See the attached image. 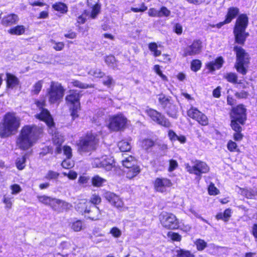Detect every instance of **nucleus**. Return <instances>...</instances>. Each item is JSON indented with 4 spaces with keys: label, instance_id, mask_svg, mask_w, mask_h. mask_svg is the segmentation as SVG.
<instances>
[{
    "label": "nucleus",
    "instance_id": "nucleus-1",
    "mask_svg": "<svg viewBox=\"0 0 257 257\" xmlns=\"http://www.w3.org/2000/svg\"><path fill=\"white\" fill-rule=\"evenodd\" d=\"M35 104L40 111L39 113L35 115L36 117L46 122L49 128L48 132L52 135L53 143L56 146L55 152L57 154L61 153V146L64 142L63 137L56 132L51 115L48 109L44 108L46 106L45 101H36Z\"/></svg>",
    "mask_w": 257,
    "mask_h": 257
},
{
    "label": "nucleus",
    "instance_id": "nucleus-2",
    "mask_svg": "<svg viewBox=\"0 0 257 257\" xmlns=\"http://www.w3.org/2000/svg\"><path fill=\"white\" fill-rule=\"evenodd\" d=\"M42 132V129L36 125L24 126L17 139V146L24 150L28 149L36 142Z\"/></svg>",
    "mask_w": 257,
    "mask_h": 257
},
{
    "label": "nucleus",
    "instance_id": "nucleus-3",
    "mask_svg": "<svg viewBox=\"0 0 257 257\" xmlns=\"http://www.w3.org/2000/svg\"><path fill=\"white\" fill-rule=\"evenodd\" d=\"M20 125V118L14 113H7L0 125V136L8 137L16 132Z\"/></svg>",
    "mask_w": 257,
    "mask_h": 257
},
{
    "label": "nucleus",
    "instance_id": "nucleus-4",
    "mask_svg": "<svg viewBox=\"0 0 257 257\" xmlns=\"http://www.w3.org/2000/svg\"><path fill=\"white\" fill-rule=\"evenodd\" d=\"M248 23V18L246 14H241L237 18L233 29L235 41L243 45L249 33L245 32Z\"/></svg>",
    "mask_w": 257,
    "mask_h": 257
},
{
    "label": "nucleus",
    "instance_id": "nucleus-5",
    "mask_svg": "<svg viewBox=\"0 0 257 257\" xmlns=\"http://www.w3.org/2000/svg\"><path fill=\"white\" fill-rule=\"evenodd\" d=\"M75 209L85 218L90 220H97L101 217L99 208L85 199L80 200L76 205Z\"/></svg>",
    "mask_w": 257,
    "mask_h": 257
},
{
    "label": "nucleus",
    "instance_id": "nucleus-6",
    "mask_svg": "<svg viewBox=\"0 0 257 257\" xmlns=\"http://www.w3.org/2000/svg\"><path fill=\"white\" fill-rule=\"evenodd\" d=\"M233 50L236 53V57L235 67L237 72L245 75L247 73V68L249 63V55L245 50L239 46H234Z\"/></svg>",
    "mask_w": 257,
    "mask_h": 257
},
{
    "label": "nucleus",
    "instance_id": "nucleus-7",
    "mask_svg": "<svg viewBox=\"0 0 257 257\" xmlns=\"http://www.w3.org/2000/svg\"><path fill=\"white\" fill-rule=\"evenodd\" d=\"M65 89L58 82L52 81L47 89V96L50 103H59L62 99Z\"/></svg>",
    "mask_w": 257,
    "mask_h": 257
},
{
    "label": "nucleus",
    "instance_id": "nucleus-8",
    "mask_svg": "<svg viewBox=\"0 0 257 257\" xmlns=\"http://www.w3.org/2000/svg\"><path fill=\"white\" fill-rule=\"evenodd\" d=\"M98 143V140L91 133L87 134L81 137L77 144L78 151L80 154L87 153L95 150Z\"/></svg>",
    "mask_w": 257,
    "mask_h": 257
},
{
    "label": "nucleus",
    "instance_id": "nucleus-9",
    "mask_svg": "<svg viewBox=\"0 0 257 257\" xmlns=\"http://www.w3.org/2000/svg\"><path fill=\"white\" fill-rule=\"evenodd\" d=\"M126 122L127 119L122 114L114 115L109 117L107 126L111 131H120L124 129Z\"/></svg>",
    "mask_w": 257,
    "mask_h": 257
},
{
    "label": "nucleus",
    "instance_id": "nucleus-10",
    "mask_svg": "<svg viewBox=\"0 0 257 257\" xmlns=\"http://www.w3.org/2000/svg\"><path fill=\"white\" fill-rule=\"evenodd\" d=\"M160 219L161 224L167 229H174L179 226L176 216L172 213H163L160 215Z\"/></svg>",
    "mask_w": 257,
    "mask_h": 257
},
{
    "label": "nucleus",
    "instance_id": "nucleus-11",
    "mask_svg": "<svg viewBox=\"0 0 257 257\" xmlns=\"http://www.w3.org/2000/svg\"><path fill=\"white\" fill-rule=\"evenodd\" d=\"M146 112L152 120L157 124L166 127L171 126V124L168 119L157 110L149 108L146 110Z\"/></svg>",
    "mask_w": 257,
    "mask_h": 257
},
{
    "label": "nucleus",
    "instance_id": "nucleus-12",
    "mask_svg": "<svg viewBox=\"0 0 257 257\" xmlns=\"http://www.w3.org/2000/svg\"><path fill=\"white\" fill-rule=\"evenodd\" d=\"M186 168L190 173L199 176H201L202 174L207 173L209 170L207 165L205 162L200 161H196L192 166L187 165Z\"/></svg>",
    "mask_w": 257,
    "mask_h": 257
},
{
    "label": "nucleus",
    "instance_id": "nucleus-13",
    "mask_svg": "<svg viewBox=\"0 0 257 257\" xmlns=\"http://www.w3.org/2000/svg\"><path fill=\"white\" fill-rule=\"evenodd\" d=\"M231 117V118L237 120L240 124L243 125L246 119L245 108L242 104L237 105L232 109Z\"/></svg>",
    "mask_w": 257,
    "mask_h": 257
},
{
    "label": "nucleus",
    "instance_id": "nucleus-14",
    "mask_svg": "<svg viewBox=\"0 0 257 257\" xmlns=\"http://www.w3.org/2000/svg\"><path fill=\"white\" fill-rule=\"evenodd\" d=\"M173 185L171 181L167 178H157L154 182V189L157 192L164 193Z\"/></svg>",
    "mask_w": 257,
    "mask_h": 257
},
{
    "label": "nucleus",
    "instance_id": "nucleus-15",
    "mask_svg": "<svg viewBox=\"0 0 257 257\" xmlns=\"http://www.w3.org/2000/svg\"><path fill=\"white\" fill-rule=\"evenodd\" d=\"M202 43L200 40L194 41L192 44L186 47L184 51L183 56H193L199 54L202 51Z\"/></svg>",
    "mask_w": 257,
    "mask_h": 257
},
{
    "label": "nucleus",
    "instance_id": "nucleus-16",
    "mask_svg": "<svg viewBox=\"0 0 257 257\" xmlns=\"http://www.w3.org/2000/svg\"><path fill=\"white\" fill-rule=\"evenodd\" d=\"M188 115L197 120L203 125L208 124V121L207 116L195 108H191L187 112Z\"/></svg>",
    "mask_w": 257,
    "mask_h": 257
},
{
    "label": "nucleus",
    "instance_id": "nucleus-17",
    "mask_svg": "<svg viewBox=\"0 0 257 257\" xmlns=\"http://www.w3.org/2000/svg\"><path fill=\"white\" fill-rule=\"evenodd\" d=\"M158 100L164 109H166L167 107H171L170 109L167 110L168 114L172 116L175 115L177 112V107L175 105L171 104L169 97H166L163 94H160L159 95Z\"/></svg>",
    "mask_w": 257,
    "mask_h": 257
},
{
    "label": "nucleus",
    "instance_id": "nucleus-18",
    "mask_svg": "<svg viewBox=\"0 0 257 257\" xmlns=\"http://www.w3.org/2000/svg\"><path fill=\"white\" fill-rule=\"evenodd\" d=\"M103 197L112 205L116 208H122L123 206V201L114 193L107 191L103 194Z\"/></svg>",
    "mask_w": 257,
    "mask_h": 257
},
{
    "label": "nucleus",
    "instance_id": "nucleus-19",
    "mask_svg": "<svg viewBox=\"0 0 257 257\" xmlns=\"http://www.w3.org/2000/svg\"><path fill=\"white\" fill-rule=\"evenodd\" d=\"M239 10L237 7H230L227 11L225 20L217 25L218 28H220L224 24L230 23L232 19L235 18L239 14Z\"/></svg>",
    "mask_w": 257,
    "mask_h": 257
},
{
    "label": "nucleus",
    "instance_id": "nucleus-20",
    "mask_svg": "<svg viewBox=\"0 0 257 257\" xmlns=\"http://www.w3.org/2000/svg\"><path fill=\"white\" fill-rule=\"evenodd\" d=\"M69 93V94L65 98L66 102L73 105H77V104H80V95L79 93L75 90H70Z\"/></svg>",
    "mask_w": 257,
    "mask_h": 257
},
{
    "label": "nucleus",
    "instance_id": "nucleus-21",
    "mask_svg": "<svg viewBox=\"0 0 257 257\" xmlns=\"http://www.w3.org/2000/svg\"><path fill=\"white\" fill-rule=\"evenodd\" d=\"M7 87L13 89L17 87L20 84V80L15 75L9 73L6 74Z\"/></svg>",
    "mask_w": 257,
    "mask_h": 257
},
{
    "label": "nucleus",
    "instance_id": "nucleus-22",
    "mask_svg": "<svg viewBox=\"0 0 257 257\" xmlns=\"http://www.w3.org/2000/svg\"><path fill=\"white\" fill-rule=\"evenodd\" d=\"M19 21V17L15 14H10L4 17L2 20L3 25L8 26L16 24Z\"/></svg>",
    "mask_w": 257,
    "mask_h": 257
},
{
    "label": "nucleus",
    "instance_id": "nucleus-23",
    "mask_svg": "<svg viewBox=\"0 0 257 257\" xmlns=\"http://www.w3.org/2000/svg\"><path fill=\"white\" fill-rule=\"evenodd\" d=\"M223 62L222 57H220L217 58L215 61L208 63L207 64V67L210 70L214 71L222 67Z\"/></svg>",
    "mask_w": 257,
    "mask_h": 257
},
{
    "label": "nucleus",
    "instance_id": "nucleus-24",
    "mask_svg": "<svg viewBox=\"0 0 257 257\" xmlns=\"http://www.w3.org/2000/svg\"><path fill=\"white\" fill-rule=\"evenodd\" d=\"M121 163L124 167L127 169L137 166V161L135 158L132 156L126 157L122 160Z\"/></svg>",
    "mask_w": 257,
    "mask_h": 257
},
{
    "label": "nucleus",
    "instance_id": "nucleus-25",
    "mask_svg": "<svg viewBox=\"0 0 257 257\" xmlns=\"http://www.w3.org/2000/svg\"><path fill=\"white\" fill-rule=\"evenodd\" d=\"M101 6L99 4H96L93 6L91 13L89 12L85 11L83 15H85L86 16H89L92 19H95L100 13Z\"/></svg>",
    "mask_w": 257,
    "mask_h": 257
},
{
    "label": "nucleus",
    "instance_id": "nucleus-26",
    "mask_svg": "<svg viewBox=\"0 0 257 257\" xmlns=\"http://www.w3.org/2000/svg\"><path fill=\"white\" fill-rule=\"evenodd\" d=\"M101 164L103 166L101 168L105 169L107 171L110 170L114 167L113 160L110 158H108L106 156L101 157Z\"/></svg>",
    "mask_w": 257,
    "mask_h": 257
},
{
    "label": "nucleus",
    "instance_id": "nucleus-27",
    "mask_svg": "<svg viewBox=\"0 0 257 257\" xmlns=\"http://www.w3.org/2000/svg\"><path fill=\"white\" fill-rule=\"evenodd\" d=\"M26 28L23 25H18L8 30L9 33L11 35H21L25 33Z\"/></svg>",
    "mask_w": 257,
    "mask_h": 257
},
{
    "label": "nucleus",
    "instance_id": "nucleus-28",
    "mask_svg": "<svg viewBox=\"0 0 257 257\" xmlns=\"http://www.w3.org/2000/svg\"><path fill=\"white\" fill-rule=\"evenodd\" d=\"M106 182V179L100 177L98 175H95L91 179V183L93 186L100 187Z\"/></svg>",
    "mask_w": 257,
    "mask_h": 257
},
{
    "label": "nucleus",
    "instance_id": "nucleus-29",
    "mask_svg": "<svg viewBox=\"0 0 257 257\" xmlns=\"http://www.w3.org/2000/svg\"><path fill=\"white\" fill-rule=\"evenodd\" d=\"M128 169V171H126V177L129 179L133 178L140 172V167L138 165Z\"/></svg>",
    "mask_w": 257,
    "mask_h": 257
},
{
    "label": "nucleus",
    "instance_id": "nucleus-30",
    "mask_svg": "<svg viewBox=\"0 0 257 257\" xmlns=\"http://www.w3.org/2000/svg\"><path fill=\"white\" fill-rule=\"evenodd\" d=\"M177 257H195L190 251L184 249H179L175 250Z\"/></svg>",
    "mask_w": 257,
    "mask_h": 257
},
{
    "label": "nucleus",
    "instance_id": "nucleus-31",
    "mask_svg": "<svg viewBox=\"0 0 257 257\" xmlns=\"http://www.w3.org/2000/svg\"><path fill=\"white\" fill-rule=\"evenodd\" d=\"M88 74L95 78H102L104 76V73L100 69L93 68L88 72Z\"/></svg>",
    "mask_w": 257,
    "mask_h": 257
},
{
    "label": "nucleus",
    "instance_id": "nucleus-32",
    "mask_svg": "<svg viewBox=\"0 0 257 257\" xmlns=\"http://www.w3.org/2000/svg\"><path fill=\"white\" fill-rule=\"evenodd\" d=\"M52 7L55 11L60 12L61 13H66L67 12V7L62 3H56Z\"/></svg>",
    "mask_w": 257,
    "mask_h": 257
},
{
    "label": "nucleus",
    "instance_id": "nucleus-33",
    "mask_svg": "<svg viewBox=\"0 0 257 257\" xmlns=\"http://www.w3.org/2000/svg\"><path fill=\"white\" fill-rule=\"evenodd\" d=\"M240 193L247 198L251 199L257 194V192L251 189H241Z\"/></svg>",
    "mask_w": 257,
    "mask_h": 257
},
{
    "label": "nucleus",
    "instance_id": "nucleus-34",
    "mask_svg": "<svg viewBox=\"0 0 257 257\" xmlns=\"http://www.w3.org/2000/svg\"><path fill=\"white\" fill-rule=\"evenodd\" d=\"M37 198L40 202L46 205L50 206V204H52L53 202L55 201V200H52V198L45 195L38 196Z\"/></svg>",
    "mask_w": 257,
    "mask_h": 257
},
{
    "label": "nucleus",
    "instance_id": "nucleus-35",
    "mask_svg": "<svg viewBox=\"0 0 257 257\" xmlns=\"http://www.w3.org/2000/svg\"><path fill=\"white\" fill-rule=\"evenodd\" d=\"M118 147L121 152H128L131 149V146L128 142L121 141L118 143Z\"/></svg>",
    "mask_w": 257,
    "mask_h": 257
},
{
    "label": "nucleus",
    "instance_id": "nucleus-36",
    "mask_svg": "<svg viewBox=\"0 0 257 257\" xmlns=\"http://www.w3.org/2000/svg\"><path fill=\"white\" fill-rule=\"evenodd\" d=\"M70 227L74 231H80L82 229V222L80 220L74 221L71 223Z\"/></svg>",
    "mask_w": 257,
    "mask_h": 257
},
{
    "label": "nucleus",
    "instance_id": "nucleus-37",
    "mask_svg": "<svg viewBox=\"0 0 257 257\" xmlns=\"http://www.w3.org/2000/svg\"><path fill=\"white\" fill-rule=\"evenodd\" d=\"M224 78L229 82L236 83L237 81V76L234 73H228L224 75Z\"/></svg>",
    "mask_w": 257,
    "mask_h": 257
},
{
    "label": "nucleus",
    "instance_id": "nucleus-38",
    "mask_svg": "<svg viewBox=\"0 0 257 257\" xmlns=\"http://www.w3.org/2000/svg\"><path fill=\"white\" fill-rule=\"evenodd\" d=\"M102 83L107 87H110L112 85L114 84L115 82L113 78L111 76L107 75L105 76L103 79Z\"/></svg>",
    "mask_w": 257,
    "mask_h": 257
},
{
    "label": "nucleus",
    "instance_id": "nucleus-39",
    "mask_svg": "<svg viewBox=\"0 0 257 257\" xmlns=\"http://www.w3.org/2000/svg\"><path fill=\"white\" fill-rule=\"evenodd\" d=\"M158 46L156 43H151L149 45V48L151 51L154 52L155 57L160 56L161 54V51L157 49Z\"/></svg>",
    "mask_w": 257,
    "mask_h": 257
},
{
    "label": "nucleus",
    "instance_id": "nucleus-40",
    "mask_svg": "<svg viewBox=\"0 0 257 257\" xmlns=\"http://www.w3.org/2000/svg\"><path fill=\"white\" fill-rule=\"evenodd\" d=\"M240 123L237 120H236L235 119L232 118L231 120V127L232 129L236 132H241L242 128L240 126Z\"/></svg>",
    "mask_w": 257,
    "mask_h": 257
},
{
    "label": "nucleus",
    "instance_id": "nucleus-41",
    "mask_svg": "<svg viewBox=\"0 0 257 257\" xmlns=\"http://www.w3.org/2000/svg\"><path fill=\"white\" fill-rule=\"evenodd\" d=\"M59 176V173L52 170H49L46 173L45 178L48 180H53L57 179Z\"/></svg>",
    "mask_w": 257,
    "mask_h": 257
},
{
    "label": "nucleus",
    "instance_id": "nucleus-42",
    "mask_svg": "<svg viewBox=\"0 0 257 257\" xmlns=\"http://www.w3.org/2000/svg\"><path fill=\"white\" fill-rule=\"evenodd\" d=\"M43 83L42 80H39L34 85L32 92L34 94H38L40 92Z\"/></svg>",
    "mask_w": 257,
    "mask_h": 257
},
{
    "label": "nucleus",
    "instance_id": "nucleus-43",
    "mask_svg": "<svg viewBox=\"0 0 257 257\" xmlns=\"http://www.w3.org/2000/svg\"><path fill=\"white\" fill-rule=\"evenodd\" d=\"M26 158L25 156L18 158L17 160L16 166L18 169L23 170L25 167Z\"/></svg>",
    "mask_w": 257,
    "mask_h": 257
},
{
    "label": "nucleus",
    "instance_id": "nucleus-44",
    "mask_svg": "<svg viewBox=\"0 0 257 257\" xmlns=\"http://www.w3.org/2000/svg\"><path fill=\"white\" fill-rule=\"evenodd\" d=\"M105 62L107 65L110 67H115V57L112 55H109L106 57Z\"/></svg>",
    "mask_w": 257,
    "mask_h": 257
},
{
    "label": "nucleus",
    "instance_id": "nucleus-45",
    "mask_svg": "<svg viewBox=\"0 0 257 257\" xmlns=\"http://www.w3.org/2000/svg\"><path fill=\"white\" fill-rule=\"evenodd\" d=\"M101 198L98 195L95 194H93L89 201L88 202H91V204L96 206V205L99 204L101 202Z\"/></svg>",
    "mask_w": 257,
    "mask_h": 257
},
{
    "label": "nucleus",
    "instance_id": "nucleus-46",
    "mask_svg": "<svg viewBox=\"0 0 257 257\" xmlns=\"http://www.w3.org/2000/svg\"><path fill=\"white\" fill-rule=\"evenodd\" d=\"M197 249L198 250H203L207 246V243L203 239H198L195 242Z\"/></svg>",
    "mask_w": 257,
    "mask_h": 257
},
{
    "label": "nucleus",
    "instance_id": "nucleus-47",
    "mask_svg": "<svg viewBox=\"0 0 257 257\" xmlns=\"http://www.w3.org/2000/svg\"><path fill=\"white\" fill-rule=\"evenodd\" d=\"M201 63L199 60H194L191 62V69L195 72L199 70L201 68Z\"/></svg>",
    "mask_w": 257,
    "mask_h": 257
},
{
    "label": "nucleus",
    "instance_id": "nucleus-48",
    "mask_svg": "<svg viewBox=\"0 0 257 257\" xmlns=\"http://www.w3.org/2000/svg\"><path fill=\"white\" fill-rule=\"evenodd\" d=\"M154 142L151 139H145L142 141V146L146 150L153 146Z\"/></svg>",
    "mask_w": 257,
    "mask_h": 257
},
{
    "label": "nucleus",
    "instance_id": "nucleus-49",
    "mask_svg": "<svg viewBox=\"0 0 257 257\" xmlns=\"http://www.w3.org/2000/svg\"><path fill=\"white\" fill-rule=\"evenodd\" d=\"M168 236L173 241H180L181 240V236L177 233L169 232Z\"/></svg>",
    "mask_w": 257,
    "mask_h": 257
},
{
    "label": "nucleus",
    "instance_id": "nucleus-50",
    "mask_svg": "<svg viewBox=\"0 0 257 257\" xmlns=\"http://www.w3.org/2000/svg\"><path fill=\"white\" fill-rule=\"evenodd\" d=\"M208 193L211 195H216L218 194L219 190L214 186V185L211 183L208 188Z\"/></svg>",
    "mask_w": 257,
    "mask_h": 257
},
{
    "label": "nucleus",
    "instance_id": "nucleus-51",
    "mask_svg": "<svg viewBox=\"0 0 257 257\" xmlns=\"http://www.w3.org/2000/svg\"><path fill=\"white\" fill-rule=\"evenodd\" d=\"M101 157L94 158L92 161V165L94 168H101L103 166V164H101Z\"/></svg>",
    "mask_w": 257,
    "mask_h": 257
},
{
    "label": "nucleus",
    "instance_id": "nucleus-52",
    "mask_svg": "<svg viewBox=\"0 0 257 257\" xmlns=\"http://www.w3.org/2000/svg\"><path fill=\"white\" fill-rule=\"evenodd\" d=\"M63 150L66 158L70 159L72 157V149L70 147L65 146L63 148Z\"/></svg>",
    "mask_w": 257,
    "mask_h": 257
},
{
    "label": "nucleus",
    "instance_id": "nucleus-53",
    "mask_svg": "<svg viewBox=\"0 0 257 257\" xmlns=\"http://www.w3.org/2000/svg\"><path fill=\"white\" fill-rule=\"evenodd\" d=\"M73 85L79 88L85 89L89 87L88 85L84 84L78 80H74L72 82Z\"/></svg>",
    "mask_w": 257,
    "mask_h": 257
},
{
    "label": "nucleus",
    "instance_id": "nucleus-54",
    "mask_svg": "<svg viewBox=\"0 0 257 257\" xmlns=\"http://www.w3.org/2000/svg\"><path fill=\"white\" fill-rule=\"evenodd\" d=\"M52 200H55V201H54L52 204H50V206L54 210L57 209L58 206L60 204H62V205H63L64 203H65V202L58 199L52 198Z\"/></svg>",
    "mask_w": 257,
    "mask_h": 257
},
{
    "label": "nucleus",
    "instance_id": "nucleus-55",
    "mask_svg": "<svg viewBox=\"0 0 257 257\" xmlns=\"http://www.w3.org/2000/svg\"><path fill=\"white\" fill-rule=\"evenodd\" d=\"M110 233L114 237H119L121 235V232L120 230L116 227H112L110 231Z\"/></svg>",
    "mask_w": 257,
    "mask_h": 257
},
{
    "label": "nucleus",
    "instance_id": "nucleus-56",
    "mask_svg": "<svg viewBox=\"0 0 257 257\" xmlns=\"http://www.w3.org/2000/svg\"><path fill=\"white\" fill-rule=\"evenodd\" d=\"M178 166L177 162L174 160H170L169 161V167L168 171L169 172H172L176 169Z\"/></svg>",
    "mask_w": 257,
    "mask_h": 257
},
{
    "label": "nucleus",
    "instance_id": "nucleus-57",
    "mask_svg": "<svg viewBox=\"0 0 257 257\" xmlns=\"http://www.w3.org/2000/svg\"><path fill=\"white\" fill-rule=\"evenodd\" d=\"M80 108L79 104H77V105H73V108H72V111L71 115L73 118V119H75L77 117L78 115L77 114L78 110Z\"/></svg>",
    "mask_w": 257,
    "mask_h": 257
},
{
    "label": "nucleus",
    "instance_id": "nucleus-58",
    "mask_svg": "<svg viewBox=\"0 0 257 257\" xmlns=\"http://www.w3.org/2000/svg\"><path fill=\"white\" fill-rule=\"evenodd\" d=\"M159 13H160V17L162 16L168 17L170 15L171 12L166 7H163L159 11Z\"/></svg>",
    "mask_w": 257,
    "mask_h": 257
},
{
    "label": "nucleus",
    "instance_id": "nucleus-59",
    "mask_svg": "<svg viewBox=\"0 0 257 257\" xmlns=\"http://www.w3.org/2000/svg\"><path fill=\"white\" fill-rule=\"evenodd\" d=\"M61 165L64 168L69 169L73 166V163L71 162L69 160H64L62 162Z\"/></svg>",
    "mask_w": 257,
    "mask_h": 257
},
{
    "label": "nucleus",
    "instance_id": "nucleus-60",
    "mask_svg": "<svg viewBox=\"0 0 257 257\" xmlns=\"http://www.w3.org/2000/svg\"><path fill=\"white\" fill-rule=\"evenodd\" d=\"M160 13L159 11H157L154 8H151L149 9L148 14L151 17H160Z\"/></svg>",
    "mask_w": 257,
    "mask_h": 257
},
{
    "label": "nucleus",
    "instance_id": "nucleus-61",
    "mask_svg": "<svg viewBox=\"0 0 257 257\" xmlns=\"http://www.w3.org/2000/svg\"><path fill=\"white\" fill-rule=\"evenodd\" d=\"M236 147L237 145L235 142L232 141H230L228 142L227 144V148L230 151H234L236 149Z\"/></svg>",
    "mask_w": 257,
    "mask_h": 257
},
{
    "label": "nucleus",
    "instance_id": "nucleus-62",
    "mask_svg": "<svg viewBox=\"0 0 257 257\" xmlns=\"http://www.w3.org/2000/svg\"><path fill=\"white\" fill-rule=\"evenodd\" d=\"M248 95V92L242 91L240 92H236L235 96L238 98H246Z\"/></svg>",
    "mask_w": 257,
    "mask_h": 257
},
{
    "label": "nucleus",
    "instance_id": "nucleus-63",
    "mask_svg": "<svg viewBox=\"0 0 257 257\" xmlns=\"http://www.w3.org/2000/svg\"><path fill=\"white\" fill-rule=\"evenodd\" d=\"M89 180V177L88 176H82L79 178L78 183L80 184H86Z\"/></svg>",
    "mask_w": 257,
    "mask_h": 257
},
{
    "label": "nucleus",
    "instance_id": "nucleus-64",
    "mask_svg": "<svg viewBox=\"0 0 257 257\" xmlns=\"http://www.w3.org/2000/svg\"><path fill=\"white\" fill-rule=\"evenodd\" d=\"M63 174L65 176H67L70 179H75L77 178V174L74 171H70L69 173H63Z\"/></svg>",
    "mask_w": 257,
    "mask_h": 257
}]
</instances>
